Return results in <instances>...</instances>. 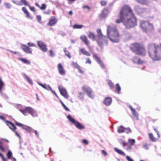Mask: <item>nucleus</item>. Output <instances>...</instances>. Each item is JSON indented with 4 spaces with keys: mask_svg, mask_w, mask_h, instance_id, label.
Instances as JSON below:
<instances>
[{
    "mask_svg": "<svg viewBox=\"0 0 161 161\" xmlns=\"http://www.w3.org/2000/svg\"><path fill=\"white\" fill-rule=\"evenodd\" d=\"M83 91L85 92L87 95L91 98H93V95L91 89L86 86H83L82 87Z\"/></svg>",
    "mask_w": 161,
    "mask_h": 161,
    "instance_id": "1a4fd4ad",
    "label": "nucleus"
},
{
    "mask_svg": "<svg viewBox=\"0 0 161 161\" xmlns=\"http://www.w3.org/2000/svg\"><path fill=\"white\" fill-rule=\"evenodd\" d=\"M122 22L127 29H129L136 25V17L130 8L127 5L124 6L120 13V19L116 20V22L119 23Z\"/></svg>",
    "mask_w": 161,
    "mask_h": 161,
    "instance_id": "f257e3e1",
    "label": "nucleus"
},
{
    "mask_svg": "<svg viewBox=\"0 0 161 161\" xmlns=\"http://www.w3.org/2000/svg\"><path fill=\"white\" fill-rule=\"evenodd\" d=\"M114 150L117 153L123 156H125V153L122 151L118 149L117 148H115Z\"/></svg>",
    "mask_w": 161,
    "mask_h": 161,
    "instance_id": "a878e982",
    "label": "nucleus"
},
{
    "mask_svg": "<svg viewBox=\"0 0 161 161\" xmlns=\"http://www.w3.org/2000/svg\"><path fill=\"white\" fill-rule=\"evenodd\" d=\"M116 89L117 91V93L119 94L121 90V88L118 83L116 84Z\"/></svg>",
    "mask_w": 161,
    "mask_h": 161,
    "instance_id": "f704fd0d",
    "label": "nucleus"
},
{
    "mask_svg": "<svg viewBox=\"0 0 161 161\" xmlns=\"http://www.w3.org/2000/svg\"><path fill=\"white\" fill-rule=\"evenodd\" d=\"M82 142L83 143L87 145L88 144V142L86 140H84L82 141Z\"/></svg>",
    "mask_w": 161,
    "mask_h": 161,
    "instance_id": "4d7b16f0",
    "label": "nucleus"
},
{
    "mask_svg": "<svg viewBox=\"0 0 161 161\" xmlns=\"http://www.w3.org/2000/svg\"><path fill=\"white\" fill-rule=\"evenodd\" d=\"M57 22V19L54 16L52 17L49 20L48 24L50 26H53Z\"/></svg>",
    "mask_w": 161,
    "mask_h": 161,
    "instance_id": "2eb2a0df",
    "label": "nucleus"
},
{
    "mask_svg": "<svg viewBox=\"0 0 161 161\" xmlns=\"http://www.w3.org/2000/svg\"><path fill=\"white\" fill-rule=\"evenodd\" d=\"M21 2L25 5L29 6L28 3L26 0H21Z\"/></svg>",
    "mask_w": 161,
    "mask_h": 161,
    "instance_id": "a19ab883",
    "label": "nucleus"
},
{
    "mask_svg": "<svg viewBox=\"0 0 161 161\" xmlns=\"http://www.w3.org/2000/svg\"><path fill=\"white\" fill-rule=\"evenodd\" d=\"M29 7V8L30 9L33 11H35V8L33 6H31L29 5L28 6Z\"/></svg>",
    "mask_w": 161,
    "mask_h": 161,
    "instance_id": "864d4df0",
    "label": "nucleus"
},
{
    "mask_svg": "<svg viewBox=\"0 0 161 161\" xmlns=\"http://www.w3.org/2000/svg\"><path fill=\"white\" fill-rule=\"evenodd\" d=\"M58 88L61 94L65 98H68V96L66 90L61 86H59Z\"/></svg>",
    "mask_w": 161,
    "mask_h": 161,
    "instance_id": "9d476101",
    "label": "nucleus"
},
{
    "mask_svg": "<svg viewBox=\"0 0 161 161\" xmlns=\"http://www.w3.org/2000/svg\"><path fill=\"white\" fill-rule=\"evenodd\" d=\"M138 3L142 4H147L148 3V0H136Z\"/></svg>",
    "mask_w": 161,
    "mask_h": 161,
    "instance_id": "c85d7f7f",
    "label": "nucleus"
},
{
    "mask_svg": "<svg viewBox=\"0 0 161 161\" xmlns=\"http://www.w3.org/2000/svg\"><path fill=\"white\" fill-rule=\"evenodd\" d=\"M50 55L51 57H53L55 56L54 53L51 50L49 51Z\"/></svg>",
    "mask_w": 161,
    "mask_h": 161,
    "instance_id": "de8ad7c7",
    "label": "nucleus"
},
{
    "mask_svg": "<svg viewBox=\"0 0 161 161\" xmlns=\"http://www.w3.org/2000/svg\"><path fill=\"white\" fill-rule=\"evenodd\" d=\"M0 157L2 158L3 161H7V159H5L3 157V155L0 153Z\"/></svg>",
    "mask_w": 161,
    "mask_h": 161,
    "instance_id": "603ef678",
    "label": "nucleus"
},
{
    "mask_svg": "<svg viewBox=\"0 0 161 161\" xmlns=\"http://www.w3.org/2000/svg\"><path fill=\"white\" fill-rule=\"evenodd\" d=\"M129 108L131 109L132 114L134 115V116L136 117V120L138 119V116L137 113L135 109L133 108L132 107L130 106H129Z\"/></svg>",
    "mask_w": 161,
    "mask_h": 161,
    "instance_id": "4be33fe9",
    "label": "nucleus"
},
{
    "mask_svg": "<svg viewBox=\"0 0 161 161\" xmlns=\"http://www.w3.org/2000/svg\"><path fill=\"white\" fill-rule=\"evenodd\" d=\"M2 142L0 141V150L2 152H4L5 151L4 148L2 146Z\"/></svg>",
    "mask_w": 161,
    "mask_h": 161,
    "instance_id": "37998d69",
    "label": "nucleus"
},
{
    "mask_svg": "<svg viewBox=\"0 0 161 161\" xmlns=\"http://www.w3.org/2000/svg\"><path fill=\"white\" fill-rule=\"evenodd\" d=\"M148 52L149 56L153 59H161V44L159 46L155 44H150L148 47Z\"/></svg>",
    "mask_w": 161,
    "mask_h": 161,
    "instance_id": "f03ea898",
    "label": "nucleus"
},
{
    "mask_svg": "<svg viewBox=\"0 0 161 161\" xmlns=\"http://www.w3.org/2000/svg\"><path fill=\"white\" fill-rule=\"evenodd\" d=\"M128 129L130 132H131V130L129 128H124L122 126H120L119 128L118 129V132L120 133L121 132H125V130Z\"/></svg>",
    "mask_w": 161,
    "mask_h": 161,
    "instance_id": "412c9836",
    "label": "nucleus"
},
{
    "mask_svg": "<svg viewBox=\"0 0 161 161\" xmlns=\"http://www.w3.org/2000/svg\"><path fill=\"white\" fill-rule=\"evenodd\" d=\"M7 156L8 159H10V150L8 151L7 153Z\"/></svg>",
    "mask_w": 161,
    "mask_h": 161,
    "instance_id": "680f3d73",
    "label": "nucleus"
},
{
    "mask_svg": "<svg viewBox=\"0 0 161 161\" xmlns=\"http://www.w3.org/2000/svg\"><path fill=\"white\" fill-rule=\"evenodd\" d=\"M58 68L59 73L62 75H64L65 74V71L64 69L63 66L60 63L58 64Z\"/></svg>",
    "mask_w": 161,
    "mask_h": 161,
    "instance_id": "f8f14e48",
    "label": "nucleus"
},
{
    "mask_svg": "<svg viewBox=\"0 0 161 161\" xmlns=\"http://www.w3.org/2000/svg\"><path fill=\"white\" fill-rule=\"evenodd\" d=\"M134 10L138 14L143 12V11L144 10V9L140 8L138 5L135 6Z\"/></svg>",
    "mask_w": 161,
    "mask_h": 161,
    "instance_id": "6ab92c4d",
    "label": "nucleus"
},
{
    "mask_svg": "<svg viewBox=\"0 0 161 161\" xmlns=\"http://www.w3.org/2000/svg\"><path fill=\"white\" fill-rule=\"evenodd\" d=\"M80 39L86 45H88L89 44V41L86 36L84 35L81 36L80 37Z\"/></svg>",
    "mask_w": 161,
    "mask_h": 161,
    "instance_id": "a211bd4d",
    "label": "nucleus"
},
{
    "mask_svg": "<svg viewBox=\"0 0 161 161\" xmlns=\"http://www.w3.org/2000/svg\"><path fill=\"white\" fill-rule=\"evenodd\" d=\"M130 48L136 54L143 56L146 54L145 51L142 45L139 43H135L132 45Z\"/></svg>",
    "mask_w": 161,
    "mask_h": 161,
    "instance_id": "20e7f679",
    "label": "nucleus"
},
{
    "mask_svg": "<svg viewBox=\"0 0 161 161\" xmlns=\"http://www.w3.org/2000/svg\"><path fill=\"white\" fill-rule=\"evenodd\" d=\"M22 10L26 14V17L27 18H29L30 17L29 14L26 8L25 7H23L22 8Z\"/></svg>",
    "mask_w": 161,
    "mask_h": 161,
    "instance_id": "c756f323",
    "label": "nucleus"
},
{
    "mask_svg": "<svg viewBox=\"0 0 161 161\" xmlns=\"http://www.w3.org/2000/svg\"><path fill=\"white\" fill-rule=\"evenodd\" d=\"M97 39L96 41L98 45L100 47H102L104 43L107 44V38L106 36L103 35L100 29H97Z\"/></svg>",
    "mask_w": 161,
    "mask_h": 161,
    "instance_id": "39448f33",
    "label": "nucleus"
},
{
    "mask_svg": "<svg viewBox=\"0 0 161 161\" xmlns=\"http://www.w3.org/2000/svg\"><path fill=\"white\" fill-rule=\"evenodd\" d=\"M107 33L109 39L113 42H117L119 40V36L115 26L111 25L108 26Z\"/></svg>",
    "mask_w": 161,
    "mask_h": 161,
    "instance_id": "7ed1b4c3",
    "label": "nucleus"
},
{
    "mask_svg": "<svg viewBox=\"0 0 161 161\" xmlns=\"http://www.w3.org/2000/svg\"><path fill=\"white\" fill-rule=\"evenodd\" d=\"M126 159L128 161H134V160L128 156L126 157Z\"/></svg>",
    "mask_w": 161,
    "mask_h": 161,
    "instance_id": "a18cd8bd",
    "label": "nucleus"
},
{
    "mask_svg": "<svg viewBox=\"0 0 161 161\" xmlns=\"http://www.w3.org/2000/svg\"><path fill=\"white\" fill-rule=\"evenodd\" d=\"M108 10L107 9H104L102 12L101 15L103 17H105L108 14Z\"/></svg>",
    "mask_w": 161,
    "mask_h": 161,
    "instance_id": "7c9ffc66",
    "label": "nucleus"
},
{
    "mask_svg": "<svg viewBox=\"0 0 161 161\" xmlns=\"http://www.w3.org/2000/svg\"><path fill=\"white\" fill-rule=\"evenodd\" d=\"M23 77L28 82L30 83L31 85H32L33 84V83L32 82V80L29 77L26 75L25 74H24L23 75Z\"/></svg>",
    "mask_w": 161,
    "mask_h": 161,
    "instance_id": "393cba45",
    "label": "nucleus"
},
{
    "mask_svg": "<svg viewBox=\"0 0 161 161\" xmlns=\"http://www.w3.org/2000/svg\"><path fill=\"white\" fill-rule=\"evenodd\" d=\"M154 130L156 132V133L158 136V137L159 138L160 137V136H159V135L158 133V131L155 129Z\"/></svg>",
    "mask_w": 161,
    "mask_h": 161,
    "instance_id": "69168bd1",
    "label": "nucleus"
},
{
    "mask_svg": "<svg viewBox=\"0 0 161 161\" xmlns=\"http://www.w3.org/2000/svg\"><path fill=\"white\" fill-rule=\"evenodd\" d=\"M38 46L40 47L41 50L44 52L47 51V45L43 42L38 41L37 42Z\"/></svg>",
    "mask_w": 161,
    "mask_h": 161,
    "instance_id": "9b49d317",
    "label": "nucleus"
},
{
    "mask_svg": "<svg viewBox=\"0 0 161 161\" xmlns=\"http://www.w3.org/2000/svg\"><path fill=\"white\" fill-rule=\"evenodd\" d=\"M47 87L49 88V89L54 94L56 95V93L55 92H54L53 91L51 86H50L49 85H47Z\"/></svg>",
    "mask_w": 161,
    "mask_h": 161,
    "instance_id": "49530a36",
    "label": "nucleus"
},
{
    "mask_svg": "<svg viewBox=\"0 0 161 161\" xmlns=\"http://www.w3.org/2000/svg\"><path fill=\"white\" fill-rule=\"evenodd\" d=\"M80 51L84 55H86L87 56H90V54L87 52L84 48L80 49Z\"/></svg>",
    "mask_w": 161,
    "mask_h": 161,
    "instance_id": "cd10ccee",
    "label": "nucleus"
},
{
    "mask_svg": "<svg viewBox=\"0 0 161 161\" xmlns=\"http://www.w3.org/2000/svg\"><path fill=\"white\" fill-rule=\"evenodd\" d=\"M140 26L143 31L145 32H147L153 29V27L151 24L144 21H141Z\"/></svg>",
    "mask_w": 161,
    "mask_h": 161,
    "instance_id": "423d86ee",
    "label": "nucleus"
},
{
    "mask_svg": "<svg viewBox=\"0 0 161 161\" xmlns=\"http://www.w3.org/2000/svg\"><path fill=\"white\" fill-rule=\"evenodd\" d=\"M93 57L102 67L103 68H104V64L100 60V58L97 56L96 54H93Z\"/></svg>",
    "mask_w": 161,
    "mask_h": 161,
    "instance_id": "f3484780",
    "label": "nucleus"
},
{
    "mask_svg": "<svg viewBox=\"0 0 161 161\" xmlns=\"http://www.w3.org/2000/svg\"><path fill=\"white\" fill-rule=\"evenodd\" d=\"M83 27L82 25H75L73 26V28L74 29H80Z\"/></svg>",
    "mask_w": 161,
    "mask_h": 161,
    "instance_id": "4c0bfd02",
    "label": "nucleus"
},
{
    "mask_svg": "<svg viewBox=\"0 0 161 161\" xmlns=\"http://www.w3.org/2000/svg\"><path fill=\"white\" fill-rule=\"evenodd\" d=\"M131 149V145L130 146H129L127 148H126V150H130Z\"/></svg>",
    "mask_w": 161,
    "mask_h": 161,
    "instance_id": "774afa93",
    "label": "nucleus"
},
{
    "mask_svg": "<svg viewBox=\"0 0 161 161\" xmlns=\"http://www.w3.org/2000/svg\"><path fill=\"white\" fill-rule=\"evenodd\" d=\"M0 119L2 120H5V121L6 124L10 128V126L9 124H10V121H9L5 120L3 116H0Z\"/></svg>",
    "mask_w": 161,
    "mask_h": 161,
    "instance_id": "473e14b6",
    "label": "nucleus"
},
{
    "mask_svg": "<svg viewBox=\"0 0 161 161\" xmlns=\"http://www.w3.org/2000/svg\"><path fill=\"white\" fill-rule=\"evenodd\" d=\"M4 85V83L2 80L0 78V92H1V90Z\"/></svg>",
    "mask_w": 161,
    "mask_h": 161,
    "instance_id": "58836bf2",
    "label": "nucleus"
},
{
    "mask_svg": "<svg viewBox=\"0 0 161 161\" xmlns=\"http://www.w3.org/2000/svg\"><path fill=\"white\" fill-rule=\"evenodd\" d=\"M63 107L66 110L69 111V109L65 105H64L63 106Z\"/></svg>",
    "mask_w": 161,
    "mask_h": 161,
    "instance_id": "052dcab7",
    "label": "nucleus"
},
{
    "mask_svg": "<svg viewBox=\"0 0 161 161\" xmlns=\"http://www.w3.org/2000/svg\"><path fill=\"white\" fill-rule=\"evenodd\" d=\"M72 66L76 68H77V69H79V65L76 63H75V62H72Z\"/></svg>",
    "mask_w": 161,
    "mask_h": 161,
    "instance_id": "ea45409f",
    "label": "nucleus"
},
{
    "mask_svg": "<svg viewBox=\"0 0 161 161\" xmlns=\"http://www.w3.org/2000/svg\"><path fill=\"white\" fill-rule=\"evenodd\" d=\"M112 100L111 98L108 97L106 98L104 101V103L107 106L109 105L111 103Z\"/></svg>",
    "mask_w": 161,
    "mask_h": 161,
    "instance_id": "aec40b11",
    "label": "nucleus"
},
{
    "mask_svg": "<svg viewBox=\"0 0 161 161\" xmlns=\"http://www.w3.org/2000/svg\"><path fill=\"white\" fill-rule=\"evenodd\" d=\"M11 126H12L11 127V129L15 133V136L18 137L19 139H20L21 137L20 135L15 130L16 129V127L11 122Z\"/></svg>",
    "mask_w": 161,
    "mask_h": 161,
    "instance_id": "dca6fc26",
    "label": "nucleus"
},
{
    "mask_svg": "<svg viewBox=\"0 0 161 161\" xmlns=\"http://www.w3.org/2000/svg\"><path fill=\"white\" fill-rule=\"evenodd\" d=\"M143 147H144V148H145V149H148V147L147 146V145H144L143 146Z\"/></svg>",
    "mask_w": 161,
    "mask_h": 161,
    "instance_id": "338daca9",
    "label": "nucleus"
},
{
    "mask_svg": "<svg viewBox=\"0 0 161 161\" xmlns=\"http://www.w3.org/2000/svg\"><path fill=\"white\" fill-rule=\"evenodd\" d=\"M67 118L78 129L81 130L84 128V126L72 118L70 115L67 116Z\"/></svg>",
    "mask_w": 161,
    "mask_h": 161,
    "instance_id": "6e6552de",
    "label": "nucleus"
},
{
    "mask_svg": "<svg viewBox=\"0 0 161 161\" xmlns=\"http://www.w3.org/2000/svg\"><path fill=\"white\" fill-rule=\"evenodd\" d=\"M86 63H88L89 64H91V61L90 60L89 58H86Z\"/></svg>",
    "mask_w": 161,
    "mask_h": 161,
    "instance_id": "3c124183",
    "label": "nucleus"
},
{
    "mask_svg": "<svg viewBox=\"0 0 161 161\" xmlns=\"http://www.w3.org/2000/svg\"><path fill=\"white\" fill-rule=\"evenodd\" d=\"M4 5L6 8H9V3H5L4 4Z\"/></svg>",
    "mask_w": 161,
    "mask_h": 161,
    "instance_id": "c03bdc74",
    "label": "nucleus"
},
{
    "mask_svg": "<svg viewBox=\"0 0 161 161\" xmlns=\"http://www.w3.org/2000/svg\"><path fill=\"white\" fill-rule=\"evenodd\" d=\"M108 85H109V86L111 87H112L113 86V83H111L110 81H108Z\"/></svg>",
    "mask_w": 161,
    "mask_h": 161,
    "instance_id": "bf43d9fd",
    "label": "nucleus"
},
{
    "mask_svg": "<svg viewBox=\"0 0 161 161\" xmlns=\"http://www.w3.org/2000/svg\"><path fill=\"white\" fill-rule=\"evenodd\" d=\"M37 20L38 21H40L41 20V17L40 15H37L36 16Z\"/></svg>",
    "mask_w": 161,
    "mask_h": 161,
    "instance_id": "6e6d98bb",
    "label": "nucleus"
},
{
    "mask_svg": "<svg viewBox=\"0 0 161 161\" xmlns=\"http://www.w3.org/2000/svg\"><path fill=\"white\" fill-rule=\"evenodd\" d=\"M37 83L39 85H40V86H41L43 88L47 90H48L49 89V88H48L47 86V85H46V84H45V85H43V84H42L41 83H40V82H39L37 81Z\"/></svg>",
    "mask_w": 161,
    "mask_h": 161,
    "instance_id": "2f4dec72",
    "label": "nucleus"
},
{
    "mask_svg": "<svg viewBox=\"0 0 161 161\" xmlns=\"http://www.w3.org/2000/svg\"><path fill=\"white\" fill-rule=\"evenodd\" d=\"M101 5L102 6H105L106 5L107 3L106 2L104 1H102L100 2Z\"/></svg>",
    "mask_w": 161,
    "mask_h": 161,
    "instance_id": "8fccbe9b",
    "label": "nucleus"
},
{
    "mask_svg": "<svg viewBox=\"0 0 161 161\" xmlns=\"http://www.w3.org/2000/svg\"><path fill=\"white\" fill-rule=\"evenodd\" d=\"M133 62L135 63L138 64H141L142 63V62L141 60L137 57H134L133 59Z\"/></svg>",
    "mask_w": 161,
    "mask_h": 161,
    "instance_id": "bb28decb",
    "label": "nucleus"
},
{
    "mask_svg": "<svg viewBox=\"0 0 161 161\" xmlns=\"http://www.w3.org/2000/svg\"><path fill=\"white\" fill-rule=\"evenodd\" d=\"M121 143L123 144V146L124 147L125 145H127L128 144L127 143L125 142L124 141H122Z\"/></svg>",
    "mask_w": 161,
    "mask_h": 161,
    "instance_id": "5fc2aeb1",
    "label": "nucleus"
},
{
    "mask_svg": "<svg viewBox=\"0 0 161 161\" xmlns=\"http://www.w3.org/2000/svg\"><path fill=\"white\" fill-rule=\"evenodd\" d=\"M64 51L65 53V54L69 58L71 57V56L69 55V52L66 50L65 48H64Z\"/></svg>",
    "mask_w": 161,
    "mask_h": 161,
    "instance_id": "c9c22d12",
    "label": "nucleus"
},
{
    "mask_svg": "<svg viewBox=\"0 0 161 161\" xmlns=\"http://www.w3.org/2000/svg\"><path fill=\"white\" fill-rule=\"evenodd\" d=\"M87 35L89 38L92 39L93 41L95 40V35L92 32H89L87 34Z\"/></svg>",
    "mask_w": 161,
    "mask_h": 161,
    "instance_id": "5701e85b",
    "label": "nucleus"
},
{
    "mask_svg": "<svg viewBox=\"0 0 161 161\" xmlns=\"http://www.w3.org/2000/svg\"><path fill=\"white\" fill-rule=\"evenodd\" d=\"M22 49L27 53L31 54L32 53V50L29 47L25 45H23L21 46Z\"/></svg>",
    "mask_w": 161,
    "mask_h": 161,
    "instance_id": "ddd939ff",
    "label": "nucleus"
},
{
    "mask_svg": "<svg viewBox=\"0 0 161 161\" xmlns=\"http://www.w3.org/2000/svg\"><path fill=\"white\" fill-rule=\"evenodd\" d=\"M83 8H87L89 10L90 9V8L88 6L86 5L83 6Z\"/></svg>",
    "mask_w": 161,
    "mask_h": 161,
    "instance_id": "e2e57ef3",
    "label": "nucleus"
},
{
    "mask_svg": "<svg viewBox=\"0 0 161 161\" xmlns=\"http://www.w3.org/2000/svg\"><path fill=\"white\" fill-rule=\"evenodd\" d=\"M46 8V5L45 4H42V7H40V9L44 10Z\"/></svg>",
    "mask_w": 161,
    "mask_h": 161,
    "instance_id": "79ce46f5",
    "label": "nucleus"
},
{
    "mask_svg": "<svg viewBox=\"0 0 161 161\" xmlns=\"http://www.w3.org/2000/svg\"><path fill=\"white\" fill-rule=\"evenodd\" d=\"M149 136L150 139L153 142H155L156 141V139L153 136V134L152 133L149 134Z\"/></svg>",
    "mask_w": 161,
    "mask_h": 161,
    "instance_id": "72a5a7b5",
    "label": "nucleus"
},
{
    "mask_svg": "<svg viewBox=\"0 0 161 161\" xmlns=\"http://www.w3.org/2000/svg\"><path fill=\"white\" fill-rule=\"evenodd\" d=\"M19 60L25 64H31V62L30 61L26 58H19Z\"/></svg>",
    "mask_w": 161,
    "mask_h": 161,
    "instance_id": "b1692460",
    "label": "nucleus"
},
{
    "mask_svg": "<svg viewBox=\"0 0 161 161\" xmlns=\"http://www.w3.org/2000/svg\"><path fill=\"white\" fill-rule=\"evenodd\" d=\"M44 13L45 14H49L50 13V11L49 10H48L47 11H45Z\"/></svg>",
    "mask_w": 161,
    "mask_h": 161,
    "instance_id": "13d9d810",
    "label": "nucleus"
},
{
    "mask_svg": "<svg viewBox=\"0 0 161 161\" xmlns=\"http://www.w3.org/2000/svg\"><path fill=\"white\" fill-rule=\"evenodd\" d=\"M128 141L129 142L130 144V145L131 146L133 145L135 143V141L134 139H129Z\"/></svg>",
    "mask_w": 161,
    "mask_h": 161,
    "instance_id": "e433bc0d",
    "label": "nucleus"
},
{
    "mask_svg": "<svg viewBox=\"0 0 161 161\" xmlns=\"http://www.w3.org/2000/svg\"><path fill=\"white\" fill-rule=\"evenodd\" d=\"M20 111L24 115H26L28 113L33 117L37 116L36 112L34 109L30 107H27L24 109H21Z\"/></svg>",
    "mask_w": 161,
    "mask_h": 161,
    "instance_id": "0eeeda50",
    "label": "nucleus"
},
{
    "mask_svg": "<svg viewBox=\"0 0 161 161\" xmlns=\"http://www.w3.org/2000/svg\"><path fill=\"white\" fill-rule=\"evenodd\" d=\"M102 152L104 155L106 156L107 155V153L104 150H102Z\"/></svg>",
    "mask_w": 161,
    "mask_h": 161,
    "instance_id": "0e129e2a",
    "label": "nucleus"
},
{
    "mask_svg": "<svg viewBox=\"0 0 161 161\" xmlns=\"http://www.w3.org/2000/svg\"><path fill=\"white\" fill-rule=\"evenodd\" d=\"M15 124L18 126H21L23 129L26 130L28 131H31L32 130V129L31 128L21 123L16 122Z\"/></svg>",
    "mask_w": 161,
    "mask_h": 161,
    "instance_id": "4468645a",
    "label": "nucleus"
},
{
    "mask_svg": "<svg viewBox=\"0 0 161 161\" xmlns=\"http://www.w3.org/2000/svg\"><path fill=\"white\" fill-rule=\"evenodd\" d=\"M27 44L30 47H36V45L33 43L28 42Z\"/></svg>",
    "mask_w": 161,
    "mask_h": 161,
    "instance_id": "09e8293b",
    "label": "nucleus"
}]
</instances>
